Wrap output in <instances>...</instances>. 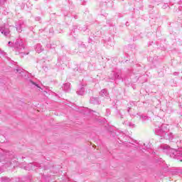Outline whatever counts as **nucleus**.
Wrapping results in <instances>:
<instances>
[{
    "instance_id": "7ed1b4c3",
    "label": "nucleus",
    "mask_w": 182,
    "mask_h": 182,
    "mask_svg": "<svg viewBox=\"0 0 182 182\" xmlns=\"http://www.w3.org/2000/svg\"><path fill=\"white\" fill-rule=\"evenodd\" d=\"M168 132V128L167 127V124H164L161 127H159L155 131L156 134L158 136H163L166 134Z\"/></svg>"
},
{
    "instance_id": "ddd939ff",
    "label": "nucleus",
    "mask_w": 182,
    "mask_h": 182,
    "mask_svg": "<svg viewBox=\"0 0 182 182\" xmlns=\"http://www.w3.org/2000/svg\"><path fill=\"white\" fill-rule=\"evenodd\" d=\"M124 123L126 126L131 127V129H134V127H136V124H134L133 122L126 121Z\"/></svg>"
},
{
    "instance_id": "f3484780",
    "label": "nucleus",
    "mask_w": 182,
    "mask_h": 182,
    "mask_svg": "<svg viewBox=\"0 0 182 182\" xmlns=\"http://www.w3.org/2000/svg\"><path fill=\"white\" fill-rule=\"evenodd\" d=\"M30 83H31V85H33L34 86H36L37 87H39V85H38V84H36L35 82L31 80H30Z\"/></svg>"
},
{
    "instance_id": "4be33fe9",
    "label": "nucleus",
    "mask_w": 182,
    "mask_h": 182,
    "mask_svg": "<svg viewBox=\"0 0 182 182\" xmlns=\"http://www.w3.org/2000/svg\"><path fill=\"white\" fill-rule=\"evenodd\" d=\"M9 45H12V43L11 41H9Z\"/></svg>"
},
{
    "instance_id": "423d86ee",
    "label": "nucleus",
    "mask_w": 182,
    "mask_h": 182,
    "mask_svg": "<svg viewBox=\"0 0 182 182\" xmlns=\"http://www.w3.org/2000/svg\"><path fill=\"white\" fill-rule=\"evenodd\" d=\"M112 77H111V79H112V80H116V79H122V75H120V73H114V72H112Z\"/></svg>"
},
{
    "instance_id": "6ab92c4d",
    "label": "nucleus",
    "mask_w": 182,
    "mask_h": 182,
    "mask_svg": "<svg viewBox=\"0 0 182 182\" xmlns=\"http://www.w3.org/2000/svg\"><path fill=\"white\" fill-rule=\"evenodd\" d=\"M0 55H2L3 56H5V55H6V53H5L4 51H2V50L0 49Z\"/></svg>"
},
{
    "instance_id": "1a4fd4ad",
    "label": "nucleus",
    "mask_w": 182,
    "mask_h": 182,
    "mask_svg": "<svg viewBox=\"0 0 182 182\" xmlns=\"http://www.w3.org/2000/svg\"><path fill=\"white\" fill-rule=\"evenodd\" d=\"M63 89L65 92H69L70 90V83L67 82L63 85Z\"/></svg>"
},
{
    "instance_id": "412c9836",
    "label": "nucleus",
    "mask_w": 182,
    "mask_h": 182,
    "mask_svg": "<svg viewBox=\"0 0 182 182\" xmlns=\"http://www.w3.org/2000/svg\"><path fill=\"white\" fill-rule=\"evenodd\" d=\"M128 113H130V108L127 109Z\"/></svg>"
},
{
    "instance_id": "5701e85b",
    "label": "nucleus",
    "mask_w": 182,
    "mask_h": 182,
    "mask_svg": "<svg viewBox=\"0 0 182 182\" xmlns=\"http://www.w3.org/2000/svg\"><path fill=\"white\" fill-rule=\"evenodd\" d=\"M174 75H178V73H174Z\"/></svg>"
},
{
    "instance_id": "6e6552de",
    "label": "nucleus",
    "mask_w": 182,
    "mask_h": 182,
    "mask_svg": "<svg viewBox=\"0 0 182 182\" xmlns=\"http://www.w3.org/2000/svg\"><path fill=\"white\" fill-rule=\"evenodd\" d=\"M100 95L102 97H107V96H109V92H107V90L103 89L100 91Z\"/></svg>"
},
{
    "instance_id": "39448f33",
    "label": "nucleus",
    "mask_w": 182,
    "mask_h": 182,
    "mask_svg": "<svg viewBox=\"0 0 182 182\" xmlns=\"http://www.w3.org/2000/svg\"><path fill=\"white\" fill-rule=\"evenodd\" d=\"M161 137H164V139H165V140H169V141H171V140H173V133L171 132H165V134H164V135L161 136Z\"/></svg>"
},
{
    "instance_id": "a211bd4d",
    "label": "nucleus",
    "mask_w": 182,
    "mask_h": 182,
    "mask_svg": "<svg viewBox=\"0 0 182 182\" xmlns=\"http://www.w3.org/2000/svg\"><path fill=\"white\" fill-rule=\"evenodd\" d=\"M5 2H6V0H0V5H5Z\"/></svg>"
},
{
    "instance_id": "20e7f679",
    "label": "nucleus",
    "mask_w": 182,
    "mask_h": 182,
    "mask_svg": "<svg viewBox=\"0 0 182 182\" xmlns=\"http://www.w3.org/2000/svg\"><path fill=\"white\" fill-rule=\"evenodd\" d=\"M0 32L4 36H9V33H11V31H9V28L6 24H0Z\"/></svg>"
},
{
    "instance_id": "2eb2a0df",
    "label": "nucleus",
    "mask_w": 182,
    "mask_h": 182,
    "mask_svg": "<svg viewBox=\"0 0 182 182\" xmlns=\"http://www.w3.org/2000/svg\"><path fill=\"white\" fill-rule=\"evenodd\" d=\"M14 72L15 73H19L21 75V73H23V69L16 68L14 69Z\"/></svg>"
},
{
    "instance_id": "0eeeda50",
    "label": "nucleus",
    "mask_w": 182,
    "mask_h": 182,
    "mask_svg": "<svg viewBox=\"0 0 182 182\" xmlns=\"http://www.w3.org/2000/svg\"><path fill=\"white\" fill-rule=\"evenodd\" d=\"M90 103H91L92 105H99V98L92 97L90 100Z\"/></svg>"
},
{
    "instance_id": "f257e3e1",
    "label": "nucleus",
    "mask_w": 182,
    "mask_h": 182,
    "mask_svg": "<svg viewBox=\"0 0 182 182\" xmlns=\"http://www.w3.org/2000/svg\"><path fill=\"white\" fill-rule=\"evenodd\" d=\"M168 154L172 159H177L179 161H182V153L181 151L169 148Z\"/></svg>"
},
{
    "instance_id": "9d476101",
    "label": "nucleus",
    "mask_w": 182,
    "mask_h": 182,
    "mask_svg": "<svg viewBox=\"0 0 182 182\" xmlns=\"http://www.w3.org/2000/svg\"><path fill=\"white\" fill-rule=\"evenodd\" d=\"M43 50V47H42V45L37 44L36 46V52H37V53H41Z\"/></svg>"
},
{
    "instance_id": "9b49d317",
    "label": "nucleus",
    "mask_w": 182,
    "mask_h": 182,
    "mask_svg": "<svg viewBox=\"0 0 182 182\" xmlns=\"http://www.w3.org/2000/svg\"><path fill=\"white\" fill-rule=\"evenodd\" d=\"M24 168L26 170H28V171L29 170H36L35 165H33V164H32V163L28 164L26 166L24 167Z\"/></svg>"
},
{
    "instance_id": "dca6fc26",
    "label": "nucleus",
    "mask_w": 182,
    "mask_h": 182,
    "mask_svg": "<svg viewBox=\"0 0 182 182\" xmlns=\"http://www.w3.org/2000/svg\"><path fill=\"white\" fill-rule=\"evenodd\" d=\"M137 116H139V119H142L143 121H144V120H146L147 119V117L143 116V115H140L139 114H137Z\"/></svg>"
},
{
    "instance_id": "f03ea898",
    "label": "nucleus",
    "mask_w": 182,
    "mask_h": 182,
    "mask_svg": "<svg viewBox=\"0 0 182 182\" xmlns=\"http://www.w3.org/2000/svg\"><path fill=\"white\" fill-rule=\"evenodd\" d=\"M14 48L18 51V53H22L25 49V46L21 40L17 39L14 43Z\"/></svg>"
},
{
    "instance_id": "4468645a",
    "label": "nucleus",
    "mask_w": 182,
    "mask_h": 182,
    "mask_svg": "<svg viewBox=\"0 0 182 182\" xmlns=\"http://www.w3.org/2000/svg\"><path fill=\"white\" fill-rule=\"evenodd\" d=\"M22 25L23 23L21 22L16 25V31H18V32H22Z\"/></svg>"
},
{
    "instance_id": "aec40b11",
    "label": "nucleus",
    "mask_w": 182,
    "mask_h": 182,
    "mask_svg": "<svg viewBox=\"0 0 182 182\" xmlns=\"http://www.w3.org/2000/svg\"><path fill=\"white\" fill-rule=\"evenodd\" d=\"M47 48H52V46L50 44H48Z\"/></svg>"
},
{
    "instance_id": "f8f14e48",
    "label": "nucleus",
    "mask_w": 182,
    "mask_h": 182,
    "mask_svg": "<svg viewBox=\"0 0 182 182\" xmlns=\"http://www.w3.org/2000/svg\"><path fill=\"white\" fill-rule=\"evenodd\" d=\"M77 95H79L80 96H83V95H85V87H81L79 90H77Z\"/></svg>"
}]
</instances>
